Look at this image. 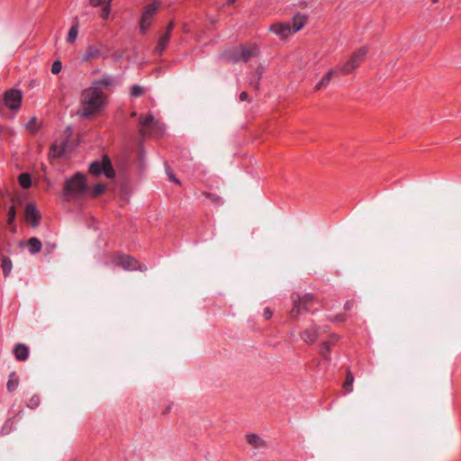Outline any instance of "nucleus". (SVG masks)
<instances>
[{
  "instance_id": "2",
  "label": "nucleus",
  "mask_w": 461,
  "mask_h": 461,
  "mask_svg": "<svg viewBox=\"0 0 461 461\" xmlns=\"http://www.w3.org/2000/svg\"><path fill=\"white\" fill-rule=\"evenodd\" d=\"M87 190L86 176L83 173L77 172L70 178L67 179L63 188V197L65 200L69 198H81Z\"/></svg>"
},
{
  "instance_id": "37",
  "label": "nucleus",
  "mask_w": 461,
  "mask_h": 461,
  "mask_svg": "<svg viewBox=\"0 0 461 461\" xmlns=\"http://www.w3.org/2000/svg\"><path fill=\"white\" fill-rule=\"evenodd\" d=\"M62 69V63L59 60H56L52 63L51 72L53 74H59Z\"/></svg>"
},
{
  "instance_id": "49",
  "label": "nucleus",
  "mask_w": 461,
  "mask_h": 461,
  "mask_svg": "<svg viewBox=\"0 0 461 461\" xmlns=\"http://www.w3.org/2000/svg\"><path fill=\"white\" fill-rule=\"evenodd\" d=\"M50 248L54 249V248H55V245H50Z\"/></svg>"
},
{
  "instance_id": "31",
  "label": "nucleus",
  "mask_w": 461,
  "mask_h": 461,
  "mask_svg": "<svg viewBox=\"0 0 461 461\" xmlns=\"http://www.w3.org/2000/svg\"><path fill=\"white\" fill-rule=\"evenodd\" d=\"M105 191V185L104 184H96L93 186L91 192H90V196L91 197H94V198H96L98 196H100L101 194H103Z\"/></svg>"
},
{
  "instance_id": "39",
  "label": "nucleus",
  "mask_w": 461,
  "mask_h": 461,
  "mask_svg": "<svg viewBox=\"0 0 461 461\" xmlns=\"http://www.w3.org/2000/svg\"><path fill=\"white\" fill-rule=\"evenodd\" d=\"M89 3L94 7H98V6H101L103 5H106V1L105 0H89Z\"/></svg>"
},
{
  "instance_id": "29",
  "label": "nucleus",
  "mask_w": 461,
  "mask_h": 461,
  "mask_svg": "<svg viewBox=\"0 0 461 461\" xmlns=\"http://www.w3.org/2000/svg\"><path fill=\"white\" fill-rule=\"evenodd\" d=\"M78 23H76L70 27L67 37V41L68 43L73 44L76 41L78 35Z\"/></svg>"
},
{
  "instance_id": "38",
  "label": "nucleus",
  "mask_w": 461,
  "mask_h": 461,
  "mask_svg": "<svg viewBox=\"0 0 461 461\" xmlns=\"http://www.w3.org/2000/svg\"><path fill=\"white\" fill-rule=\"evenodd\" d=\"M332 322H344L346 316L343 313L336 314L328 318Z\"/></svg>"
},
{
  "instance_id": "11",
  "label": "nucleus",
  "mask_w": 461,
  "mask_h": 461,
  "mask_svg": "<svg viewBox=\"0 0 461 461\" xmlns=\"http://www.w3.org/2000/svg\"><path fill=\"white\" fill-rule=\"evenodd\" d=\"M269 31L277 35L280 39H287L294 33L288 23H274L269 27Z\"/></svg>"
},
{
  "instance_id": "21",
  "label": "nucleus",
  "mask_w": 461,
  "mask_h": 461,
  "mask_svg": "<svg viewBox=\"0 0 461 461\" xmlns=\"http://www.w3.org/2000/svg\"><path fill=\"white\" fill-rule=\"evenodd\" d=\"M171 38V34L165 32L158 38V44L156 47V52L161 56L167 47L168 41Z\"/></svg>"
},
{
  "instance_id": "48",
  "label": "nucleus",
  "mask_w": 461,
  "mask_h": 461,
  "mask_svg": "<svg viewBox=\"0 0 461 461\" xmlns=\"http://www.w3.org/2000/svg\"><path fill=\"white\" fill-rule=\"evenodd\" d=\"M431 1H432V3H438V0H431Z\"/></svg>"
},
{
  "instance_id": "33",
  "label": "nucleus",
  "mask_w": 461,
  "mask_h": 461,
  "mask_svg": "<svg viewBox=\"0 0 461 461\" xmlns=\"http://www.w3.org/2000/svg\"><path fill=\"white\" fill-rule=\"evenodd\" d=\"M257 73L258 77L255 80L250 81V86H253L255 89H258L259 82L263 75V68L261 66L258 67Z\"/></svg>"
},
{
  "instance_id": "22",
  "label": "nucleus",
  "mask_w": 461,
  "mask_h": 461,
  "mask_svg": "<svg viewBox=\"0 0 461 461\" xmlns=\"http://www.w3.org/2000/svg\"><path fill=\"white\" fill-rule=\"evenodd\" d=\"M29 252L32 255H35L41 250L42 244L41 240L36 237H32L27 241Z\"/></svg>"
},
{
  "instance_id": "3",
  "label": "nucleus",
  "mask_w": 461,
  "mask_h": 461,
  "mask_svg": "<svg viewBox=\"0 0 461 461\" xmlns=\"http://www.w3.org/2000/svg\"><path fill=\"white\" fill-rule=\"evenodd\" d=\"M258 50L257 46L247 47L241 45L238 48H233L223 51L221 54V59L230 61L231 63H239L240 61L248 62L252 57L258 55Z\"/></svg>"
},
{
  "instance_id": "40",
  "label": "nucleus",
  "mask_w": 461,
  "mask_h": 461,
  "mask_svg": "<svg viewBox=\"0 0 461 461\" xmlns=\"http://www.w3.org/2000/svg\"><path fill=\"white\" fill-rule=\"evenodd\" d=\"M354 304H355L354 300H348V301L345 303V304H344V310H345V311H349V310H351V309L353 308Z\"/></svg>"
},
{
  "instance_id": "9",
  "label": "nucleus",
  "mask_w": 461,
  "mask_h": 461,
  "mask_svg": "<svg viewBox=\"0 0 461 461\" xmlns=\"http://www.w3.org/2000/svg\"><path fill=\"white\" fill-rule=\"evenodd\" d=\"M313 301V295L312 294H306L302 298L294 299V307L290 312V317L295 320L301 313L307 312L309 311L307 304Z\"/></svg>"
},
{
  "instance_id": "25",
  "label": "nucleus",
  "mask_w": 461,
  "mask_h": 461,
  "mask_svg": "<svg viewBox=\"0 0 461 461\" xmlns=\"http://www.w3.org/2000/svg\"><path fill=\"white\" fill-rule=\"evenodd\" d=\"M1 268L3 270L4 276L5 278L8 277L13 269V262L10 258L5 256L1 258Z\"/></svg>"
},
{
  "instance_id": "26",
  "label": "nucleus",
  "mask_w": 461,
  "mask_h": 461,
  "mask_svg": "<svg viewBox=\"0 0 461 461\" xmlns=\"http://www.w3.org/2000/svg\"><path fill=\"white\" fill-rule=\"evenodd\" d=\"M18 385H19V377L15 372H12L8 376L6 389L8 392L12 393L17 389Z\"/></svg>"
},
{
  "instance_id": "27",
  "label": "nucleus",
  "mask_w": 461,
  "mask_h": 461,
  "mask_svg": "<svg viewBox=\"0 0 461 461\" xmlns=\"http://www.w3.org/2000/svg\"><path fill=\"white\" fill-rule=\"evenodd\" d=\"M66 143L63 142L60 145L58 144H52L50 147V155L54 158H59L61 157L65 151H66Z\"/></svg>"
},
{
  "instance_id": "44",
  "label": "nucleus",
  "mask_w": 461,
  "mask_h": 461,
  "mask_svg": "<svg viewBox=\"0 0 461 461\" xmlns=\"http://www.w3.org/2000/svg\"><path fill=\"white\" fill-rule=\"evenodd\" d=\"M167 175H168V177H169L170 181H172V182H174V183H176L177 185L180 184L179 180L172 173L168 172Z\"/></svg>"
},
{
  "instance_id": "18",
  "label": "nucleus",
  "mask_w": 461,
  "mask_h": 461,
  "mask_svg": "<svg viewBox=\"0 0 461 461\" xmlns=\"http://www.w3.org/2000/svg\"><path fill=\"white\" fill-rule=\"evenodd\" d=\"M15 358L19 361H25L29 357V348L22 343L17 344L14 348Z\"/></svg>"
},
{
  "instance_id": "41",
  "label": "nucleus",
  "mask_w": 461,
  "mask_h": 461,
  "mask_svg": "<svg viewBox=\"0 0 461 461\" xmlns=\"http://www.w3.org/2000/svg\"><path fill=\"white\" fill-rule=\"evenodd\" d=\"M263 315H264L265 320H269L272 317L273 312L268 307H266L264 309Z\"/></svg>"
},
{
  "instance_id": "28",
  "label": "nucleus",
  "mask_w": 461,
  "mask_h": 461,
  "mask_svg": "<svg viewBox=\"0 0 461 461\" xmlns=\"http://www.w3.org/2000/svg\"><path fill=\"white\" fill-rule=\"evenodd\" d=\"M353 383L354 376L349 369L347 370L346 379L343 383V388L348 392L351 393L353 391Z\"/></svg>"
},
{
  "instance_id": "17",
  "label": "nucleus",
  "mask_w": 461,
  "mask_h": 461,
  "mask_svg": "<svg viewBox=\"0 0 461 461\" xmlns=\"http://www.w3.org/2000/svg\"><path fill=\"white\" fill-rule=\"evenodd\" d=\"M318 335V329L313 327L303 331L301 333V338L305 343L313 344L316 341Z\"/></svg>"
},
{
  "instance_id": "30",
  "label": "nucleus",
  "mask_w": 461,
  "mask_h": 461,
  "mask_svg": "<svg viewBox=\"0 0 461 461\" xmlns=\"http://www.w3.org/2000/svg\"><path fill=\"white\" fill-rule=\"evenodd\" d=\"M19 185L23 188H29L32 185V178L28 173H22L18 176Z\"/></svg>"
},
{
  "instance_id": "1",
  "label": "nucleus",
  "mask_w": 461,
  "mask_h": 461,
  "mask_svg": "<svg viewBox=\"0 0 461 461\" xmlns=\"http://www.w3.org/2000/svg\"><path fill=\"white\" fill-rule=\"evenodd\" d=\"M105 98L104 93L99 87L91 86L84 89L81 94V109L78 114L82 118H89L96 114L105 106Z\"/></svg>"
},
{
  "instance_id": "46",
  "label": "nucleus",
  "mask_w": 461,
  "mask_h": 461,
  "mask_svg": "<svg viewBox=\"0 0 461 461\" xmlns=\"http://www.w3.org/2000/svg\"><path fill=\"white\" fill-rule=\"evenodd\" d=\"M170 409H171V407H170V406H168V407L167 408V410H166L165 413L169 412V411H170Z\"/></svg>"
},
{
  "instance_id": "43",
  "label": "nucleus",
  "mask_w": 461,
  "mask_h": 461,
  "mask_svg": "<svg viewBox=\"0 0 461 461\" xmlns=\"http://www.w3.org/2000/svg\"><path fill=\"white\" fill-rule=\"evenodd\" d=\"M174 27H175V23H174V22H170V23L167 24V28H166V32H165L171 34V32H172V30L174 29Z\"/></svg>"
},
{
  "instance_id": "32",
  "label": "nucleus",
  "mask_w": 461,
  "mask_h": 461,
  "mask_svg": "<svg viewBox=\"0 0 461 461\" xmlns=\"http://www.w3.org/2000/svg\"><path fill=\"white\" fill-rule=\"evenodd\" d=\"M145 93L144 88L140 85H133L131 88V95L132 97H140Z\"/></svg>"
},
{
  "instance_id": "7",
  "label": "nucleus",
  "mask_w": 461,
  "mask_h": 461,
  "mask_svg": "<svg viewBox=\"0 0 461 461\" xmlns=\"http://www.w3.org/2000/svg\"><path fill=\"white\" fill-rule=\"evenodd\" d=\"M158 5L157 3L149 4L143 10L140 19V31L141 34H146L158 13Z\"/></svg>"
},
{
  "instance_id": "15",
  "label": "nucleus",
  "mask_w": 461,
  "mask_h": 461,
  "mask_svg": "<svg viewBox=\"0 0 461 461\" xmlns=\"http://www.w3.org/2000/svg\"><path fill=\"white\" fill-rule=\"evenodd\" d=\"M101 58H103L102 50L95 45H89L82 56V61L87 62L93 59H99Z\"/></svg>"
},
{
  "instance_id": "6",
  "label": "nucleus",
  "mask_w": 461,
  "mask_h": 461,
  "mask_svg": "<svg viewBox=\"0 0 461 461\" xmlns=\"http://www.w3.org/2000/svg\"><path fill=\"white\" fill-rule=\"evenodd\" d=\"M366 54L367 50L366 47L358 49L343 66L338 67L340 73L344 75L351 74L365 60Z\"/></svg>"
},
{
  "instance_id": "10",
  "label": "nucleus",
  "mask_w": 461,
  "mask_h": 461,
  "mask_svg": "<svg viewBox=\"0 0 461 461\" xmlns=\"http://www.w3.org/2000/svg\"><path fill=\"white\" fill-rule=\"evenodd\" d=\"M24 218L31 226L37 227L40 225L41 214L35 204L28 203L24 210Z\"/></svg>"
},
{
  "instance_id": "45",
  "label": "nucleus",
  "mask_w": 461,
  "mask_h": 461,
  "mask_svg": "<svg viewBox=\"0 0 461 461\" xmlns=\"http://www.w3.org/2000/svg\"><path fill=\"white\" fill-rule=\"evenodd\" d=\"M237 0H228V5H233Z\"/></svg>"
},
{
  "instance_id": "24",
  "label": "nucleus",
  "mask_w": 461,
  "mask_h": 461,
  "mask_svg": "<svg viewBox=\"0 0 461 461\" xmlns=\"http://www.w3.org/2000/svg\"><path fill=\"white\" fill-rule=\"evenodd\" d=\"M15 217H16V210H15L14 205H12L8 209L7 221H6L7 225L10 227V230L12 233H16V231H17V227L14 223Z\"/></svg>"
},
{
  "instance_id": "16",
  "label": "nucleus",
  "mask_w": 461,
  "mask_h": 461,
  "mask_svg": "<svg viewBox=\"0 0 461 461\" xmlns=\"http://www.w3.org/2000/svg\"><path fill=\"white\" fill-rule=\"evenodd\" d=\"M306 21L307 16L305 14H303L301 13L296 14L292 19L293 26L291 28L293 32L295 33L302 30L306 24Z\"/></svg>"
},
{
  "instance_id": "12",
  "label": "nucleus",
  "mask_w": 461,
  "mask_h": 461,
  "mask_svg": "<svg viewBox=\"0 0 461 461\" xmlns=\"http://www.w3.org/2000/svg\"><path fill=\"white\" fill-rule=\"evenodd\" d=\"M139 123L141 126L140 132L141 135H145V131L147 129H154L158 126V122L155 119L154 115L151 113L146 115H140L139 119Z\"/></svg>"
},
{
  "instance_id": "34",
  "label": "nucleus",
  "mask_w": 461,
  "mask_h": 461,
  "mask_svg": "<svg viewBox=\"0 0 461 461\" xmlns=\"http://www.w3.org/2000/svg\"><path fill=\"white\" fill-rule=\"evenodd\" d=\"M41 399L37 394H33L27 402V407L30 409H35L40 405Z\"/></svg>"
},
{
  "instance_id": "5",
  "label": "nucleus",
  "mask_w": 461,
  "mask_h": 461,
  "mask_svg": "<svg viewBox=\"0 0 461 461\" xmlns=\"http://www.w3.org/2000/svg\"><path fill=\"white\" fill-rule=\"evenodd\" d=\"M88 171L95 176L104 175L108 179L115 177V170L108 155H104L100 160L96 159L91 162Z\"/></svg>"
},
{
  "instance_id": "4",
  "label": "nucleus",
  "mask_w": 461,
  "mask_h": 461,
  "mask_svg": "<svg viewBox=\"0 0 461 461\" xmlns=\"http://www.w3.org/2000/svg\"><path fill=\"white\" fill-rule=\"evenodd\" d=\"M23 94L20 89L11 88L6 90L0 99V115L5 107L14 113V115L21 109Z\"/></svg>"
},
{
  "instance_id": "42",
  "label": "nucleus",
  "mask_w": 461,
  "mask_h": 461,
  "mask_svg": "<svg viewBox=\"0 0 461 461\" xmlns=\"http://www.w3.org/2000/svg\"><path fill=\"white\" fill-rule=\"evenodd\" d=\"M239 99L240 102L248 101L249 100V95L247 92L243 91L240 94Z\"/></svg>"
},
{
  "instance_id": "19",
  "label": "nucleus",
  "mask_w": 461,
  "mask_h": 461,
  "mask_svg": "<svg viewBox=\"0 0 461 461\" xmlns=\"http://www.w3.org/2000/svg\"><path fill=\"white\" fill-rule=\"evenodd\" d=\"M15 136L14 128L9 125L0 124V140L12 141Z\"/></svg>"
},
{
  "instance_id": "8",
  "label": "nucleus",
  "mask_w": 461,
  "mask_h": 461,
  "mask_svg": "<svg viewBox=\"0 0 461 461\" xmlns=\"http://www.w3.org/2000/svg\"><path fill=\"white\" fill-rule=\"evenodd\" d=\"M113 261L115 265L122 267L126 271L142 270L139 261L129 255H116L113 257Z\"/></svg>"
},
{
  "instance_id": "14",
  "label": "nucleus",
  "mask_w": 461,
  "mask_h": 461,
  "mask_svg": "<svg viewBox=\"0 0 461 461\" xmlns=\"http://www.w3.org/2000/svg\"><path fill=\"white\" fill-rule=\"evenodd\" d=\"M339 74H341L338 67L335 68L330 69L322 77L321 79L315 85L314 90L319 91L321 89L326 88L329 84L330 83L331 79L338 76Z\"/></svg>"
},
{
  "instance_id": "36",
  "label": "nucleus",
  "mask_w": 461,
  "mask_h": 461,
  "mask_svg": "<svg viewBox=\"0 0 461 461\" xmlns=\"http://www.w3.org/2000/svg\"><path fill=\"white\" fill-rule=\"evenodd\" d=\"M36 121V117H32L25 125L26 129L32 132H35L37 131L35 128Z\"/></svg>"
},
{
  "instance_id": "13",
  "label": "nucleus",
  "mask_w": 461,
  "mask_h": 461,
  "mask_svg": "<svg viewBox=\"0 0 461 461\" xmlns=\"http://www.w3.org/2000/svg\"><path fill=\"white\" fill-rule=\"evenodd\" d=\"M339 340V336L338 335H335V334H332L329 340H326V341H323L321 344V348H320V355L326 360H330V350H331V348L332 346H334L336 344V342Z\"/></svg>"
},
{
  "instance_id": "35",
  "label": "nucleus",
  "mask_w": 461,
  "mask_h": 461,
  "mask_svg": "<svg viewBox=\"0 0 461 461\" xmlns=\"http://www.w3.org/2000/svg\"><path fill=\"white\" fill-rule=\"evenodd\" d=\"M110 13H111V5H109V3H107L106 5H104L103 9L101 10L100 17L104 20H106L109 17Z\"/></svg>"
},
{
  "instance_id": "20",
  "label": "nucleus",
  "mask_w": 461,
  "mask_h": 461,
  "mask_svg": "<svg viewBox=\"0 0 461 461\" xmlns=\"http://www.w3.org/2000/svg\"><path fill=\"white\" fill-rule=\"evenodd\" d=\"M247 441L251 447L257 449L263 448L267 446L266 441L258 434L254 433L247 435Z\"/></svg>"
},
{
  "instance_id": "23",
  "label": "nucleus",
  "mask_w": 461,
  "mask_h": 461,
  "mask_svg": "<svg viewBox=\"0 0 461 461\" xmlns=\"http://www.w3.org/2000/svg\"><path fill=\"white\" fill-rule=\"evenodd\" d=\"M114 84V77L111 75H104L100 79H95L92 83V86H96L101 88V86H111Z\"/></svg>"
},
{
  "instance_id": "50",
  "label": "nucleus",
  "mask_w": 461,
  "mask_h": 461,
  "mask_svg": "<svg viewBox=\"0 0 461 461\" xmlns=\"http://www.w3.org/2000/svg\"><path fill=\"white\" fill-rule=\"evenodd\" d=\"M50 248L54 249V248H55V245H50Z\"/></svg>"
},
{
  "instance_id": "47",
  "label": "nucleus",
  "mask_w": 461,
  "mask_h": 461,
  "mask_svg": "<svg viewBox=\"0 0 461 461\" xmlns=\"http://www.w3.org/2000/svg\"><path fill=\"white\" fill-rule=\"evenodd\" d=\"M105 1H106V4L109 3V5H111L113 0H105Z\"/></svg>"
}]
</instances>
